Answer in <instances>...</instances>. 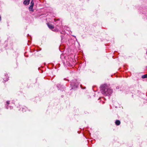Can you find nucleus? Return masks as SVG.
<instances>
[{
  "label": "nucleus",
  "instance_id": "1",
  "mask_svg": "<svg viewBox=\"0 0 147 147\" xmlns=\"http://www.w3.org/2000/svg\"><path fill=\"white\" fill-rule=\"evenodd\" d=\"M100 89L102 94L107 96H109L112 93V90L107 84H104L100 86Z\"/></svg>",
  "mask_w": 147,
  "mask_h": 147
},
{
  "label": "nucleus",
  "instance_id": "2",
  "mask_svg": "<svg viewBox=\"0 0 147 147\" xmlns=\"http://www.w3.org/2000/svg\"><path fill=\"white\" fill-rule=\"evenodd\" d=\"M80 82L77 80H72L71 83V86L72 87V89L78 87V86Z\"/></svg>",
  "mask_w": 147,
  "mask_h": 147
},
{
  "label": "nucleus",
  "instance_id": "3",
  "mask_svg": "<svg viewBox=\"0 0 147 147\" xmlns=\"http://www.w3.org/2000/svg\"><path fill=\"white\" fill-rule=\"evenodd\" d=\"M47 25H48V27L50 29H51L53 31H57V30H56V29H55H55L54 28V27L53 26V25H52V24H47Z\"/></svg>",
  "mask_w": 147,
  "mask_h": 147
},
{
  "label": "nucleus",
  "instance_id": "4",
  "mask_svg": "<svg viewBox=\"0 0 147 147\" xmlns=\"http://www.w3.org/2000/svg\"><path fill=\"white\" fill-rule=\"evenodd\" d=\"M30 0H25L23 2V3L25 5H28L29 3Z\"/></svg>",
  "mask_w": 147,
  "mask_h": 147
},
{
  "label": "nucleus",
  "instance_id": "5",
  "mask_svg": "<svg viewBox=\"0 0 147 147\" xmlns=\"http://www.w3.org/2000/svg\"><path fill=\"white\" fill-rule=\"evenodd\" d=\"M115 123L117 125H119L120 124V122L119 120H116L115 122Z\"/></svg>",
  "mask_w": 147,
  "mask_h": 147
},
{
  "label": "nucleus",
  "instance_id": "6",
  "mask_svg": "<svg viewBox=\"0 0 147 147\" xmlns=\"http://www.w3.org/2000/svg\"><path fill=\"white\" fill-rule=\"evenodd\" d=\"M142 78L143 79L147 78V74L142 75Z\"/></svg>",
  "mask_w": 147,
  "mask_h": 147
},
{
  "label": "nucleus",
  "instance_id": "7",
  "mask_svg": "<svg viewBox=\"0 0 147 147\" xmlns=\"http://www.w3.org/2000/svg\"><path fill=\"white\" fill-rule=\"evenodd\" d=\"M33 7L32 6H30L29 7V9L30 11H33Z\"/></svg>",
  "mask_w": 147,
  "mask_h": 147
},
{
  "label": "nucleus",
  "instance_id": "8",
  "mask_svg": "<svg viewBox=\"0 0 147 147\" xmlns=\"http://www.w3.org/2000/svg\"><path fill=\"white\" fill-rule=\"evenodd\" d=\"M26 107H24L22 108V111L23 112H24L26 111Z\"/></svg>",
  "mask_w": 147,
  "mask_h": 147
},
{
  "label": "nucleus",
  "instance_id": "9",
  "mask_svg": "<svg viewBox=\"0 0 147 147\" xmlns=\"http://www.w3.org/2000/svg\"><path fill=\"white\" fill-rule=\"evenodd\" d=\"M31 6H32V7L33 6V5H34V3L33 2V0H32V1H31Z\"/></svg>",
  "mask_w": 147,
  "mask_h": 147
},
{
  "label": "nucleus",
  "instance_id": "10",
  "mask_svg": "<svg viewBox=\"0 0 147 147\" xmlns=\"http://www.w3.org/2000/svg\"><path fill=\"white\" fill-rule=\"evenodd\" d=\"M8 78H7V79H3V80L5 81H7L8 80Z\"/></svg>",
  "mask_w": 147,
  "mask_h": 147
},
{
  "label": "nucleus",
  "instance_id": "11",
  "mask_svg": "<svg viewBox=\"0 0 147 147\" xmlns=\"http://www.w3.org/2000/svg\"><path fill=\"white\" fill-rule=\"evenodd\" d=\"M6 103H7V105L9 104V101H7L6 102Z\"/></svg>",
  "mask_w": 147,
  "mask_h": 147
},
{
  "label": "nucleus",
  "instance_id": "12",
  "mask_svg": "<svg viewBox=\"0 0 147 147\" xmlns=\"http://www.w3.org/2000/svg\"><path fill=\"white\" fill-rule=\"evenodd\" d=\"M57 87L59 89H60V87H59V85H58L57 86Z\"/></svg>",
  "mask_w": 147,
  "mask_h": 147
},
{
  "label": "nucleus",
  "instance_id": "13",
  "mask_svg": "<svg viewBox=\"0 0 147 147\" xmlns=\"http://www.w3.org/2000/svg\"><path fill=\"white\" fill-rule=\"evenodd\" d=\"M6 108H7V109H8V108H7V107H6Z\"/></svg>",
  "mask_w": 147,
  "mask_h": 147
}]
</instances>
